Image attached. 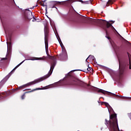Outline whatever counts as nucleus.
I'll return each mask as SVG.
<instances>
[{
    "mask_svg": "<svg viewBox=\"0 0 131 131\" xmlns=\"http://www.w3.org/2000/svg\"><path fill=\"white\" fill-rule=\"evenodd\" d=\"M48 58L49 59H51V60H52L50 70L48 74L43 77L35 79L34 81L30 82L19 87L20 88H24V86H30V85H33V84H35V83H38V82H40V81H42V80H45V79H47V78H49V77L51 76L53 72V70H54V68H55V66H56V57H55V56L49 55Z\"/></svg>",
    "mask_w": 131,
    "mask_h": 131,
    "instance_id": "f257e3e1",
    "label": "nucleus"
},
{
    "mask_svg": "<svg viewBox=\"0 0 131 131\" xmlns=\"http://www.w3.org/2000/svg\"><path fill=\"white\" fill-rule=\"evenodd\" d=\"M105 124L108 126L110 131H119L116 114L111 115L110 116V121L105 119Z\"/></svg>",
    "mask_w": 131,
    "mask_h": 131,
    "instance_id": "f03ea898",
    "label": "nucleus"
},
{
    "mask_svg": "<svg viewBox=\"0 0 131 131\" xmlns=\"http://www.w3.org/2000/svg\"><path fill=\"white\" fill-rule=\"evenodd\" d=\"M83 83L82 82L77 80V79H73L69 80L66 83V85H81Z\"/></svg>",
    "mask_w": 131,
    "mask_h": 131,
    "instance_id": "7ed1b4c3",
    "label": "nucleus"
},
{
    "mask_svg": "<svg viewBox=\"0 0 131 131\" xmlns=\"http://www.w3.org/2000/svg\"><path fill=\"white\" fill-rule=\"evenodd\" d=\"M92 22H94L96 24H103L104 25H106L107 28H109V27L112 26V25L110 24L109 22L106 21V20H100V19H91Z\"/></svg>",
    "mask_w": 131,
    "mask_h": 131,
    "instance_id": "20e7f679",
    "label": "nucleus"
},
{
    "mask_svg": "<svg viewBox=\"0 0 131 131\" xmlns=\"http://www.w3.org/2000/svg\"><path fill=\"white\" fill-rule=\"evenodd\" d=\"M48 33H49V32L48 31V28H45V47L46 49H48Z\"/></svg>",
    "mask_w": 131,
    "mask_h": 131,
    "instance_id": "39448f33",
    "label": "nucleus"
},
{
    "mask_svg": "<svg viewBox=\"0 0 131 131\" xmlns=\"http://www.w3.org/2000/svg\"><path fill=\"white\" fill-rule=\"evenodd\" d=\"M114 97H116V98H119L121 99H131L130 97H124L121 95H118L116 94H113Z\"/></svg>",
    "mask_w": 131,
    "mask_h": 131,
    "instance_id": "423d86ee",
    "label": "nucleus"
},
{
    "mask_svg": "<svg viewBox=\"0 0 131 131\" xmlns=\"http://www.w3.org/2000/svg\"><path fill=\"white\" fill-rule=\"evenodd\" d=\"M45 57H32L31 59H30L29 60H31L32 61H34L35 60H45Z\"/></svg>",
    "mask_w": 131,
    "mask_h": 131,
    "instance_id": "0eeeda50",
    "label": "nucleus"
},
{
    "mask_svg": "<svg viewBox=\"0 0 131 131\" xmlns=\"http://www.w3.org/2000/svg\"><path fill=\"white\" fill-rule=\"evenodd\" d=\"M28 20H31V19H32L33 22H35V21H36V19H35V18H34V16H33L32 13H31V15H30V16L28 17Z\"/></svg>",
    "mask_w": 131,
    "mask_h": 131,
    "instance_id": "6e6552de",
    "label": "nucleus"
},
{
    "mask_svg": "<svg viewBox=\"0 0 131 131\" xmlns=\"http://www.w3.org/2000/svg\"><path fill=\"white\" fill-rule=\"evenodd\" d=\"M102 104H103L104 105H105V106H106V107H107L108 111L110 110H111V109H112V107H111L110 105H109V103H108L107 102H102Z\"/></svg>",
    "mask_w": 131,
    "mask_h": 131,
    "instance_id": "1a4fd4ad",
    "label": "nucleus"
},
{
    "mask_svg": "<svg viewBox=\"0 0 131 131\" xmlns=\"http://www.w3.org/2000/svg\"><path fill=\"white\" fill-rule=\"evenodd\" d=\"M62 56L67 57V52L65 49H62Z\"/></svg>",
    "mask_w": 131,
    "mask_h": 131,
    "instance_id": "9d476101",
    "label": "nucleus"
},
{
    "mask_svg": "<svg viewBox=\"0 0 131 131\" xmlns=\"http://www.w3.org/2000/svg\"><path fill=\"white\" fill-rule=\"evenodd\" d=\"M23 62H24V61H22L20 63H19L18 65L16 66L13 69V70L11 72H13V71H15V70H16V69L18 68V67H19V66H20V65H21V64H22V63H23Z\"/></svg>",
    "mask_w": 131,
    "mask_h": 131,
    "instance_id": "9b49d317",
    "label": "nucleus"
},
{
    "mask_svg": "<svg viewBox=\"0 0 131 131\" xmlns=\"http://www.w3.org/2000/svg\"><path fill=\"white\" fill-rule=\"evenodd\" d=\"M98 92L99 93H102V94H107V92L106 91H105L104 90H102V89H100L98 90Z\"/></svg>",
    "mask_w": 131,
    "mask_h": 131,
    "instance_id": "f8f14e48",
    "label": "nucleus"
},
{
    "mask_svg": "<svg viewBox=\"0 0 131 131\" xmlns=\"http://www.w3.org/2000/svg\"><path fill=\"white\" fill-rule=\"evenodd\" d=\"M88 59H90V60H92L93 61H95V57L92 55H90L88 57Z\"/></svg>",
    "mask_w": 131,
    "mask_h": 131,
    "instance_id": "ddd939ff",
    "label": "nucleus"
},
{
    "mask_svg": "<svg viewBox=\"0 0 131 131\" xmlns=\"http://www.w3.org/2000/svg\"><path fill=\"white\" fill-rule=\"evenodd\" d=\"M129 62V69H131V57L128 55Z\"/></svg>",
    "mask_w": 131,
    "mask_h": 131,
    "instance_id": "4468645a",
    "label": "nucleus"
},
{
    "mask_svg": "<svg viewBox=\"0 0 131 131\" xmlns=\"http://www.w3.org/2000/svg\"><path fill=\"white\" fill-rule=\"evenodd\" d=\"M87 70H88V71H91V70H93V69H92V68H88L87 69Z\"/></svg>",
    "mask_w": 131,
    "mask_h": 131,
    "instance_id": "2eb2a0df",
    "label": "nucleus"
},
{
    "mask_svg": "<svg viewBox=\"0 0 131 131\" xmlns=\"http://www.w3.org/2000/svg\"><path fill=\"white\" fill-rule=\"evenodd\" d=\"M25 98V95L24 94L22 96H21V99L23 100Z\"/></svg>",
    "mask_w": 131,
    "mask_h": 131,
    "instance_id": "dca6fc26",
    "label": "nucleus"
},
{
    "mask_svg": "<svg viewBox=\"0 0 131 131\" xmlns=\"http://www.w3.org/2000/svg\"><path fill=\"white\" fill-rule=\"evenodd\" d=\"M37 90H41V88L36 89L34 90V91H37Z\"/></svg>",
    "mask_w": 131,
    "mask_h": 131,
    "instance_id": "f3484780",
    "label": "nucleus"
},
{
    "mask_svg": "<svg viewBox=\"0 0 131 131\" xmlns=\"http://www.w3.org/2000/svg\"><path fill=\"white\" fill-rule=\"evenodd\" d=\"M106 37H107V38L108 39H109V40L110 39V37L106 36Z\"/></svg>",
    "mask_w": 131,
    "mask_h": 131,
    "instance_id": "a211bd4d",
    "label": "nucleus"
},
{
    "mask_svg": "<svg viewBox=\"0 0 131 131\" xmlns=\"http://www.w3.org/2000/svg\"><path fill=\"white\" fill-rule=\"evenodd\" d=\"M71 72H72V71H71V72L68 74V75H69L70 76H71V75H70V73H71Z\"/></svg>",
    "mask_w": 131,
    "mask_h": 131,
    "instance_id": "6ab92c4d",
    "label": "nucleus"
},
{
    "mask_svg": "<svg viewBox=\"0 0 131 131\" xmlns=\"http://www.w3.org/2000/svg\"><path fill=\"white\" fill-rule=\"evenodd\" d=\"M129 117L131 119V113L129 115Z\"/></svg>",
    "mask_w": 131,
    "mask_h": 131,
    "instance_id": "aec40b11",
    "label": "nucleus"
},
{
    "mask_svg": "<svg viewBox=\"0 0 131 131\" xmlns=\"http://www.w3.org/2000/svg\"><path fill=\"white\" fill-rule=\"evenodd\" d=\"M118 60H119V65H120V59H119V58H118Z\"/></svg>",
    "mask_w": 131,
    "mask_h": 131,
    "instance_id": "412c9836",
    "label": "nucleus"
},
{
    "mask_svg": "<svg viewBox=\"0 0 131 131\" xmlns=\"http://www.w3.org/2000/svg\"><path fill=\"white\" fill-rule=\"evenodd\" d=\"M9 56V52H8V53L6 55V56L8 57Z\"/></svg>",
    "mask_w": 131,
    "mask_h": 131,
    "instance_id": "4be33fe9",
    "label": "nucleus"
},
{
    "mask_svg": "<svg viewBox=\"0 0 131 131\" xmlns=\"http://www.w3.org/2000/svg\"><path fill=\"white\" fill-rule=\"evenodd\" d=\"M88 59H89V58H87V59H86V62H88Z\"/></svg>",
    "mask_w": 131,
    "mask_h": 131,
    "instance_id": "5701e85b",
    "label": "nucleus"
},
{
    "mask_svg": "<svg viewBox=\"0 0 131 131\" xmlns=\"http://www.w3.org/2000/svg\"><path fill=\"white\" fill-rule=\"evenodd\" d=\"M2 95H3V96H4V95H5V93H2Z\"/></svg>",
    "mask_w": 131,
    "mask_h": 131,
    "instance_id": "b1692460",
    "label": "nucleus"
},
{
    "mask_svg": "<svg viewBox=\"0 0 131 131\" xmlns=\"http://www.w3.org/2000/svg\"><path fill=\"white\" fill-rule=\"evenodd\" d=\"M120 74H122V73H121V71H120Z\"/></svg>",
    "mask_w": 131,
    "mask_h": 131,
    "instance_id": "393cba45",
    "label": "nucleus"
},
{
    "mask_svg": "<svg viewBox=\"0 0 131 131\" xmlns=\"http://www.w3.org/2000/svg\"><path fill=\"white\" fill-rule=\"evenodd\" d=\"M37 6V5H36V6H35V8H36Z\"/></svg>",
    "mask_w": 131,
    "mask_h": 131,
    "instance_id": "a878e982",
    "label": "nucleus"
},
{
    "mask_svg": "<svg viewBox=\"0 0 131 131\" xmlns=\"http://www.w3.org/2000/svg\"><path fill=\"white\" fill-rule=\"evenodd\" d=\"M7 46H8V42H7Z\"/></svg>",
    "mask_w": 131,
    "mask_h": 131,
    "instance_id": "bb28decb",
    "label": "nucleus"
},
{
    "mask_svg": "<svg viewBox=\"0 0 131 131\" xmlns=\"http://www.w3.org/2000/svg\"><path fill=\"white\" fill-rule=\"evenodd\" d=\"M75 71H76V70H75Z\"/></svg>",
    "mask_w": 131,
    "mask_h": 131,
    "instance_id": "cd10ccee",
    "label": "nucleus"
}]
</instances>
